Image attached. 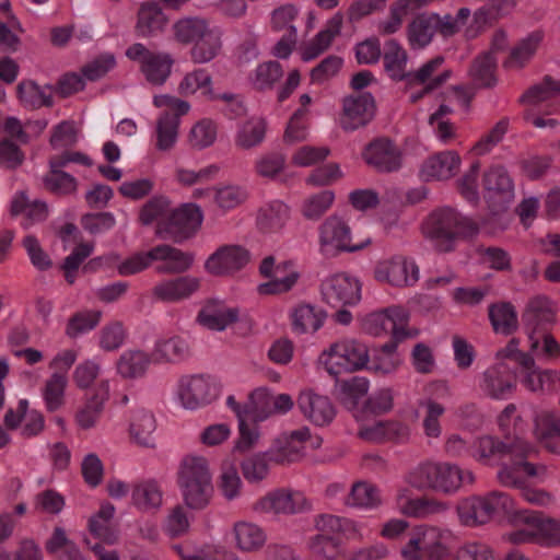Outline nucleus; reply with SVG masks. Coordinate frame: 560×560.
<instances>
[{"instance_id":"nucleus-1","label":"nucleus","mask_w":560,"mask_h":560,"mask_svg":"<svg viewBox=\"0 0 560 560\" xmlns=\"http://www.w3.org/2000/svg\"><path fill=\"white\" fill-rule=\"evenodd\" d=\"M535 447L525 440L516 436L501 442L492 436L477 439L470 451L476 460L488 464L493 458L502 459L498 478L504 486H521L527 477H538L545 472V467L535 466L527 457Z\"/></svg>"},{"instance_id":"nucleus-2","label":"nucleus","mask_w":560,"mask_h":560,"mask_svg":"<svg viewBox=\"0 0 560 560\" xmlns=\"http://www.w3.org/2000/svg\"><path fill=\"white\" fill-rule=\"evenodd\" d=\"M474 481L471 470L448 462L421 463L406 476V482L415 489H431L444 494H454Z\"/></svg>"},{"instance_id":"nucleus-3","label":"nucleus","mask_w":560,"mask_h":560,"mask_svg":"<svg viewBox=\"0 0 560 560\" xmlns=\"http://www.w3.org/2000/svg\"><path fill=\"white\" fill-rule=\"evenodd\" d=\"M371 244L369 235L354 236L349 219L339 213L328 215L317 229L318 253L327 259L360 253Z\"/></svg>"},{"instance_id":"nucleus-4","label":"nucleus","mask_w":560,"mask_h":560,"mask_svg":"<svg viewBox=\"0 0 560 560\" xmlns=\"http://www.w3.org/2000/svg\"><path fill=\"white\" fill-rule=\"evenodd\" d=\"M475 224L453 208L432 211L422 223L423 235L431 240L440 252H450L459 237L471 235Z\"/></svg>"},{"instance_id":"nucleus-5","label":"nucleus","mask_w":560,"mask_h":560,"mask_svg":"<svg viewBox=\"0 0 560 560\" xmlns=\"http://www.w3.org/2000/svg\"><path fill=\"white\" fill-rule=\"evenodd\" d=\"M454 537L452 532L431 526H418L400 548L402 560H451Z\"/></svg>"},{"instance_id":"nucleus-6","label":"nucleus","mask_w":560,"mask_h":560,"mask_svg":"<svg viewBox=\"0 0 560 560\" xmlns=\"http://www.w3.org/2000/svg\"><path fill=\"white\" fill-rule=\"evenodd\" d=\"M153 105L163 109L155 121L154 147L159 152H170L178 142L182 117L189 113L191 106L187 101L171 94L155 95Z\"/></svg>"},{"instance_id":"nucleus-7","label":"nucleus","mask_w":560,"mask_h":560,"mask_svg":"<svg viewBox=\"0 0 560 560\" xmlns=\"http://www.w3.org/2000/svg\"><path fill=\"white\" fill-rule=\"evenodd\" d=\"M370 361L368 346L357 339L346 338L324 349L317 359L319 369L331 376L366 368Z\"/></svg>"},{"instance_id":"nucleus-8","label":"nucleus","mask_w":560,"mask_h":560,"mask_svg":"<svg viewBox=\"0 0 560 560\" xmlns=\"http://www.w3.org/2000/svg\"><path fill=\"white\" fill-rule=\"evenodd\" d=\"M220 382L207 374L182 375L173 389V399L177 406L196 411L213 402L221 394Z\"/></svg>"},{"instance_id":"nucleus-9","label":"nucleus","mask_w":560,"mask_h":560,"mask_svg":"<svg viewBox=\"0 0 560 560\" xmlns=\"http://www.w3.org/2000/svg\"><path fill=\"white\" fill-rule=\"evenodd\" d=\"M409 313L401 306H389L370 312L361 318L362 330L374 337L392 334L396 340H402L409 336Z\"/></svg>"},{"instance_id":"nucleus-10","label":"nucleus","mask_w":560,"mask_h":560,"mask_svg":"<svg viewBox=\"0 0 560 560\" xmlns=\"http://www.w3.org/2000/svg\"><path fill=\"white\" fill-rule=\"evenodd\" d=\"M376 281L392 287L413 285L419 280V268L415 261L401 255L384 257L373 268Z\"/></svg>"},{"instance_id":"nucleus-11","label":"nucleus","mask_w":560,"mask_h":560,"mask_svg":"<svg viewBox=\"0 0 560 560\" xmlns=\"http://www.w3.org/2000/svg\"><path fill=\"white\" fill-rule=\"evenodd\" d=\"M320 293L332 307L352 306L361 300V283L349 273L337 272L323 280Z\"/></svg>"},{"instance_id":"nucleus-12","label":"nucleus","mask_w":560,"mask_h":560,"mask_svg":"<svg viewBox=\"0 0 560 560\" xmlns=\"http://www.w3.org/2000/svg\"><path fill=\"white\" fill-rule=\"evenodd\" d=\"M260 272L269 278L258 285L260 294H281L290 291L300 279V270L293 261L276 264L273 257H267L260 265Z\"/></svg>"},{"instance_id":"nucleus-13","label":"nucleus","mask_w":560,"mask_h":560,"mask_svg":"<svg viewBox=\"0 0 560 560\" xmlns=\"http://www.w3.org/2000/svg\"><path fill=\"white\" fill-rule=\"evenodd\" d=\"M296 405L302 417L315 427H326L330 424L337 413L331 399L314 389L306 388L299 393Z\"/></svg>"},{"instance_id":"nucleus-14","label":"nucleus","mask_w":560,"mask_h":560,"mask_svg":"<svg viewBox=\"0 0 560 560\" xmlns=\"http://www.w3.org/2000/svg\"><path fill=\"white\" fill-rule=\"evenodd\" d=\"M478 388L491 399H508L516 388L514 372L504 362H497L480 375Z\"/></svg>"},{"instance_id":"nucleus-15","label":"nucleus","mask_w":560,"mask_h":560,"mask_svg":"<svg viewBox=\"0 0 560 560\" xmlns=\"http://www.w3.org/2000/svg\"><path fill=\"white\" fill-rule=\"evenodd\" d=\"M307 444L312 447H318L320 445V439L317 436L312 438L308 427L304 425L296 430L283 433L271 446L276 453V456H273L275 464H289L298 460L302 456Z\"/></svg>"},{"instance_id":"nucleus-16","label":"nucleus","mask_w":560,"mask_h":560,"mask_svg":"<svg viewBox=\"0 0 560 560\" xmlns=\"http://www.w3.org/2000/svg\"><path fill=\"white\" fill-rule=\"evenodd\" d=\"M249 260L250 254L244 246L223 245L207 258L205 270L214 276H228L244 268Z\"/></svg>"},{"instance_id":"nucleus-17","label":"nucleus","mask_w":560,"mask_h":560,"mask_svg":"<svg viewBox=\"0 0 560 560\" xmlns=\"http://www.w3.org/2000/svg\"><path fill=\"white\" fill-rule=\"evenodd\" d=\"M308 508L310 502L304 493L289 489L270 492L255 504L257 512L273 514H294Z\"/></svg>"},{"instance_id":"nucleus-18","label":"nucleus","mask_w":560,"mask_h":560,"mask_svg":"<svg viewBox=\"0 0 560 560\" xmlns=\"http://www.w3.org/2000/svg\"><path fill=\"white\" fill-rule=\"evenodd\" d=\"M485 197L497 211L504 209L514 197V186L508 172L499 165L490 166L483 175Z\"/></svg>"},{"instance_id":"nucleus-19","label":"nucleus","mask_w":560,"mask_h":560,"mask_svg":"<svg viewBox=\"0 0 560 560\" xmlns=\"http://www.w3.org/2000/svg\"><path fill=\"white\" fill-rule=\"evenodd\" d=\"M375 114V102L370 93L347 96L342 102L340 126L347 131L369 124Z\"/></svg>"},{"instance_id":"nucleus-20","label":"nucleus","mask_w":560,"mask_h":560,"mask_svg":"<svg viewBox=\"0 0 560 560\" xmlns=\"http://www.w3.org/2000/svg\"><path fill=\"white\" fill-rule=\"evenodd\" d=\"M443 62L444 59L442 57H435L422 65L415 73L408 74V82L411 85H422L420 91H410L409 98L411 102L416 103L420 98L430 95L431 92L451 78V71L448 70L436 74Z\"/></svg>"},{"instance_id":"nucleus-21","label":"nucleus","mask_w":560,"mask_h":560,"mask_svg":"<svg viewBox=\"0 0 560 560\" xmlns=\"http://www.w3.org/2000/svg\"><path fill=\"white\" fill-rule=\"evenodd\" d=\"M462 165V159L453 150L442 151L428 156L419 166V177L424 182H442L455 176Z\"/></svg>"},{"instance_id":"nucleus-22","label":"nucleus","mask_w":560,"mask_h":560,"mask_svg":"<svg viewBox=\"0 0 560 560\" xmlns=\"http://www.w3.org/2000/svg\"><path fill=\"white\" fill-rule=\"evenodd\" d=\"M241 311L226 304L221 300H209L200 308L197 315V323L202 327L213 330L223 331L231 324L240 319Z\"/></svg>"},{"instance_id":"nucleus-23","label":"nucleus","mask_w":560,"mask_h":560,"mask_svg":"<svg viewBox=\"0 0 560 560\" xmlns=\"http://www.w3.org/2000/svg\"><path fill=\"white\" fill-rule=\"evenodd\" d=\"M533 422L537 440L550 452L560 453V410L537 409Z\"/></svg>"},{"instance_id":"nucleus-24","label":"nucleus","mask_w":560,"mask_h":560,"mask_svg":"<svg viewBox=\"0 0 560 560\" xmlns=\"http://www.w3.org/2000/svg\"><path fill=\"white\" fill-rule=\"evenodd\" d=\"M343 24V15L340 12L329 18L323 30L313 39L300 47L299 54L303 61L308 62L329 48L332 40L340 34Z\"/></svg>"},{"instance_id":"nucleus-25","label":"nucleus","mask_w":560,"mask_h":560,"mask_svg":"<svg viewBox=\"0 0 560 560\" xmlns=\"http://www.w3.org/2000/svg\"><path fill=\"white\" fill-rule=\"evenodd\" d=\"M231 539L235 549L243 553H255L267 542V533L256 523L237 521L231 529Z\"/></svg>"},{"instance_id":"nucleus-26","label":"nucleus","mask_w":560,"mask_h":560,"mask_svg":"<svg viewBox=\"0 0 560 560\" xmlns=\"http://www.w3.org/2000/svg\"><path fill=\"white\" fill-rule=\"evenodd\" d=\"M200 284V278L189 275L166 279L153 288V296L163 302H178L195 294Z\"/></svg>"},{"instance_id":"nucleus-27","label":"nucleus","mask_w":560,"mask_h":560,"mask_svg":"<svg viewBox=\"0 0 560 560\" xmlns=\"http://www.w3.org/2000/svg\"><path fill=\"white\" fill-rule=\"evenodd\" d=\"M151 357L155 364H180L190 357L188 341L180 336L158 339L152 348Z\"/></svg>"},{"instance_id":"nucleus-28","label":"nucleus","mask_w":560,"mask_h":560,"mask_svg":"<svg viewBox=\"0 0 560 560\" xmlns=\"http://www.w3.org/2000/svg\"><path fill=\"white\" fill-rule=\"evenodd\" d=\"M362 155L369 165L382 172L395 171L401 163V154L398 148L385 139H378L370 143Z\"/></svg>"},{"instance_id":"nucleus-29","label":"nucleus","mask_w":560,"mask_h":560,"mask_svg":"<svg viewBox=\"0 0 560 560\" xmlns=\"http://www.w3.org/2000/svg\"><path fill=\"white\" fill-rule=\"evenodd\" d=\"M359 435L368 442L405 441L410 435L408 425L394 420H375L360 425Z\"/></svg>"},{"instance_id":"nucleus-30","label":"nucleus","mask_w":560,"mask_h":560,"mask_svg":"<svg viewBox=\"0 0 560 560\" xmlns=\"http://www.w3.org/2000/svg\"><path fill=\"white\" fill-rule=\"evenodd\" d=\"M151 261L159 262L156 270L161 273H182L187 271L194 256L170 245H159L150 249Z\"/></svg>"},{"instance_id":"nucleus-31","label":"nucleus","mask_w":560,"mask_h":560,"mask_svg":"<svg viewBox=\"0 0 560 560\" xmlns=\"http://www.w3.org/2000/svg\"><path fill=\"white\" fill-rule=\"evenodd\" d=\"M171 549L180 560H238L223 545L217 542L174 544Z\"/></svg>"},{"instance_id":"nucleus-32","label":"nucleus","mask_w":560,"mask_h":560,"mask_svg":"<svg viewBox=\"0 0 560 560\" xmlns=\"http://www.w3.org/2000/svg\"><path fill=\"white\" fill-rule=\"evenodd\" d=\"M203 214L199 206L186 203L176 209H171L165 233L188 236L202 223Z\"/></svg>"},{"instance_id":"nucleus-33","label":"nucleus","mask_w":560,"mask_h":560,"mask_svg":"<svg viewBox=\"0 0 560 560\" xmlns=\"http://www.w3.org/2000/svg\"><path fill=\"white\" fill-rule=\"evenodd\" d=\"M153 362L150 353L140 349L124 351L115 363L117 375L127 381H137L147 375Z\"/></svg>"},{"instance_id":"nucleus-34","label":"nucleus","mask_w":560,"mask_h":560,"mask_svg":"<svg viewBox=\"0 0 560 560\" xmlns=\"http://www.w3.org/2000/svg\"><path fill=\"white\" fill-rule=\"evenodd\" d=\"M544 37V32L536 30L521 38L511 48L509 56L503 61V67L509 70H520L524 68L538 51Z\"/></svg>"},{"instance_id":"nucleus-35","label":"nucleus","mask_w":560,"mask_h":560,"mask_svg":"<svg viewBox=\"0 0 560 560\" xmlns=\"http://www.w3.org/2000/svg\"><path fill=\"white\" fill-rule=\"evenodd\" d=\"M326 317L322 307L308 303L298 304L290 311L292 329L300 335L315 334L323 327Z\"/></svg>"},{"instance_id":"nucleus-36","label":"nucleus","mask_w":560,"mask_h":560,"mask_svg":"<svg viewBox=\"0 0 560 560\" xmlns=\"http://www.w3.org/2000/svg\"><path fill=\"white\" fill-rule=\"evenodd\" d=\"M517 517L527 525L535 526L538 545L560 548V521L542 516L539 512H524Z\"/></svg>"},{"instance_id":"nucleus-37","label":"nucleus","mask_w":560,"mask_h":560,"mask_svg":"<svg viewBox=\"0 0 560 560\" xmlns=\"http://www.w3.org/2000/svg\"><path fill=\"white\" fill-rule=\"evenodd\" d=\"M440 15L421 13L415 16L407 27V39L411 48L421 49L428 46L438 32Z\"/></svg>"},{"instance_id":"nucleus-38","label":"nucleus","mask_w":560,"mask_h":560,"mask_svg":"<svg viewBox=\"0 0 560 560\" xmlns=\"http://www.w3.org/2000/svg\"><path fill=\"white\" fill-rule=\"evenodd\" d=\"M115 506L109 502H102L100 509L88 520V529L92 536L105 544L114 545L118 535L113 526Z\"/></svg>"},{"instance_id":"nucleus-39","label":"nucleus","mask_w":560,"mask_h":560,"mask_svg":"<svg viewBox=\"0 0 560 560\" xmlns=\"http://www.w3.org/2000/svg\"><path fill=\"white\" fill-rule=\"evenodd\" d=\"M315 528L318 534L329 536L341 534L354 539H363L365 537L363 523L331 514L319 515L315 520Z\"/></svg>"},{"instance_id":"nucleus-40","label":"nucleus","mask_w":560,"mask_h":560,"mask_svg":"<svg viewBox=\"0 0 560 560\" xmlns=\"http://www.w3.org/2000/svg\"><path fill=\"white\" fill-rule=\"evenodd\" d=\"M177 91L183 96H199L208 101L219 97L213 90V80L206 69H195L186 73L178 83Z\"/></svg>"},{"instance_id":"nucleus-41","label":"nucleus","mask_w":560,"mask_h":560,"mask_svg":"<svg viewBox=\"0 0 560 560\" xmlns=\"http://www.w3.org/2000/svg\"><path fill=\"white\" fill-rule=\"evenodd\" d=\"M163 489L159 481L145 479L137 482L131 491V501L141 512H156L163 505Z\"/></svg>"},{"instance_id":"nucleus-42","label":"nucleus","mask_w":560,"mask_h":560,"mask_svg":"<svg viewBox=\"0 0 560 560\" xmlns=\"http://www.w3.org/2000/svg\"><path fill=\"white\" fill-rule=\"evenodd\" d=\"M205 480H212L209 459L200 454L185 455L178 465L176 474L177 486Z\"/></svg>"},{"instance_id":"nucleus-43","label":"nucleus","mask_w":560,"mask_h":560,"mask_svg":"<svg viewBox=\"0 0 560 560\" xmlns=\"http://www.w3.org/2000/svg\"><path fill=\"white\" fill-rule=\"evenodd\" d=\"M459 521L465 526H478L491 521L486 494L463 499L457 505Z\"/></svg>"},{"instance_id":"nucleus-44","label":"nucleus","mask_w":560,"mask_h":560,"mask_svg":"<svg viewBox=\"0 0 560 560\" xmlns=\"http://www.w3.org/2000/svg\"><path fill=\"white\" fill-rule=\"evenodd\" d=\"M45 549L56 560H86L62 526L54 527L50 536L45 541Z\"/></svg>"},{"instance_id":"nucleus-45","label":"nucleus","mask_w":560,"mask_h":560,"mask_svg":"<svg viewBox=\"0 0 560 560\" xmlns=\"http://www.w3.org/2000/svg\"><path fill=\"white\" fill-rule=\"evenodd\" d=\"M289 207L279 200L271 201L258 210L257 228L264 234L279 232L289 219Z\"/></svg>"},{"instance_id":"nucleus-46","label":"nucleus","mask_w":560,"mask_h":560,"mask_svg":"<svg viewBox=\"0 0 560 560\" xmlns=\"http://www.w3.org/2000/svg\"><path fill=\"white\" fill-rule=\"evenodd\" d=\"M12 215H23L22 222L24 228L40 222L46 219L48 214L47 205L38 199H30L24 191L14 195L11 201Z\"/></svg>"},{"instance_id":"nucleus-47","label":"nucleus","mask_w":560,"mask_h":560,"mask_svg":"<svg viewBox=\"0 0 560 560\" xmlns=\"http://www.w3.org/2000/svg\"><path fill=\"white\" fill-rule=\"evenodd\" d=\"M560 383V371L553 369L541 370L533 360V364L524 366L522 384L533 393L550 392Z\"/></svg>"},{"instance_id":"nucleus-48","label":"nucleus","mask_w":560,"mask_h":560,"mask_svg":"<svg viewBox=\"0 0 560 560\" xmlns=\"http://www.w3.org/2000/svg\"><path fill=\"white\" fill-rule=\"evenodd\" d=\"M218 124L211 118L196 120L186 132V143L195 151L212 147L218 139Z\"/></svg>"},{"instance_id":"nucleus-49","label":"nucleus","mask_w":560,"mask_h":560,"mask_svg":"<svg viewBox=\"0 0 560 560\" xmlns=\"http://www.w3.org/2000/svg\"><path fill=\"white\" fill-rule=\"evenodd\" d=\"M424 9L421 0H396L389 7V15L386 20L380 22L378 30L383 34H394L398 32L404 20Z\"/></svg>"},{"instance_id":"nucleus-50","label":"nucleus","mask_w":560,"mask_h":560,"mask_svg":"<svg viewBox=\"0 0 560 560\" xmlns=\"http://www.w3.org/2000/svg\"><path fill=\"white\" fill-rule=\"evenodd\" d=\"M69 378L63 373H51L44 382L42 398L49 412L61 409L66 404Z\"/></svg>"},{"instance_id":"nucleus-51","label":"nucleus","mask_w":560,"mask_h":560,"mask_svg":"<svg viewBox=\"0 0 560 560\" xmlns=\"http://www.w3.org/2000/svg\"><path fill=\"white\" fill-rule=\"evenodd\" d=\"M276 453L270 447L266 452H257L241 462V469L244 478L249 483H256L265 480L270 470V464L275 463Z\"/></svg>"},{"instance_id":"nucleus-52","label":"nucleus","mask_w":560,"mask_h":560,"mask_svg":"<svg viewBox=\"0 0 560 560\" xmlns=\"http://www.w3.org/2000/svg\"><path fill=\"white\" fill-rule=\"evenodd\" d=\"M184 505L191 511L205 510L212 498V480L190 482L177 486Z\"/></svg>"},{"instance_id":"nucleus-53","label":"nucleus","mask_w":560,"mask_h":560,"mask_svg":"<svg viewBox=\"0 0 560 560\" xmlns=\"http://www.w3.org/2000/svg\"><path fill=\"white\" fill-rule=\"evenodd\" d=\"M222 33L218 27L211 26L198 38L190 50L195 63H207L213 60L222 47Z\"/></svg>"},{"instance_id":"nucleus-54","label":"nucleus","mask_w":560,"mask_h":560,"mask_svg":"<svg viewBox=\"0 0 560 560\" xmlns=\"http://www.w3.org/2000/svg\"><path fill=\"white\" fill-rule=\"evenodd\" d=\"M155 431V419L148 410H137L131 416L129 434L131 440L140 446L151 447L154 445L153 433Z\"/></svg>"},{"instance_id":"nucleus-55","label":"nucleus","mask_w":560,"mask_h":560,"mask_svg":"<svg viewBox=\"0 0 560 560\" xmlns=\"http://www.w3.org/2000/svg\"><path fill=\"white\" fill-rule=\"evenodd\" d=\"M243 481L237 465L231 457L224 458L220 465L218 489L224 499L232 501L241 495Z\"/></svg>"},{"instance_id":"nucleus-56","label":"nucleus","mask_w":560,"mask_h":560,"mask_svg":"<svg viewBox=\"0 0 560 560\" xmlns=\"http://www.w3.org/2000/svg\"><path fill=\"white\" fill-rule=\"evenodd\" d=\"M174 65L173 57L167 52H153L141 66V71L148 82L162 85L170 78Z\"/></svg>"},{"instance_id":"nucleus-57","label":"nucleus","mask_w":560,"mask_h":560,"mask_svg":"<svg viewBox=\"0 0 560 560\" xmlns=\"http://www.w3.org/2000/svg\"><path fill=\"white\" fill-rule=\"evenodd\" d=\"M497 58L494 52L486 51L478 56L469 70L472 82L478 88H492L497 84Z\"/></svg>"},{"instance_id":"nucleus-58","label":"nucleus","mask_w":560,"mask_h":560,"mask_svg":"<svg viewBox=\"0 0 560 560\" xmlns=\"http://www.w3.org/2000/svg\"><path fill=\"white\" fill-rule=\"evenodd\" d=\"M210 27L208 21L202 18H183L172 25V37L175 42L184 45L194 44Z\"/></svg>"},{"instance_id":"nucleus-59","label":"nucleus","mask_w":560,"mask_h":560,"mask_svg":"<svg viewBox=\"0 0 560 560\" xmlns=\"http://www.w3.org/2000/svg\"><path fill=\"white\" fill-rule=\"evenodd\" d=\"M167 19L156 2L143 3L138 13L137 32L147 37L162 31Z\"/></svg>"},{"instance_id":"nucleus-60","label":"nucleus","mask_w":560,"mask_h":560,"mask_svg":"<svg viewBox=\"0 0 560 560\" xmlns=\"http://www.w3.org/2000/svg\"><path fill=\"white\" fill-rule=\"evenodd\" d=\"M265 133V120L253 116L238 124L234 141L241 149H250L262 142Z\"/></svg>"},{"instance_id":"nucleus-61","label":"nucleus","mask_w":560,"mask_h":560,"mask_svg":"<svg viewBox=\"0 0 560 560\" xmlns=\"http://www.w3.org/2000/svg\"><path fill=\"white\" fill-rule=\"evenodd\" d=\"M306 550L316 560H337L342 553V545L337 537L317 533L307 539Z\"/></svg>"},{"instance_id":"nucleus-62","label":"nucleus","mask_w":560,"mask_h":560,"mask_svg":"<svg viewBox=\"0 0 560 560\" xmlns=\"http://www.w3.org/2000/svg\"><path fill=\"white\" fill-rule=\"evenodd\" d=\"M334 201L335 192L332 190H320L303 199L300 212L305 220L316 222L332 207Z\"/></svg>"},{"instance_id":"nucleus-63","label":"nucleus","mask_w":560,"mask_h":560,"mask_svg":"<svg viewBox=\"0 0 560 560\" xmlns=\"http://www.w3.org/2000/svg\"><path fill=\"white\" fill-rule=\"evenodd\" d=\"M346 503L349 506L372 510L382 503L378 489L368 481H357L352 485Z\"/></svg>"},{"instance_id":"nucleus-64","label":"nucleus","mask_w":560,"mask_h":560,"mask_svg":"<svg viewBox=\"0 0 560 560\" xmlns=\"http://www.w3.org/2000/svg\"><path fill=\"white\" fill-rule=\"evenodd\" d=\"M49 167V173L44 177L47 189L58 195H70L77 191L78 180L63 172V166L58 161L50 159Z\"/></svg>"}]
</instances>
